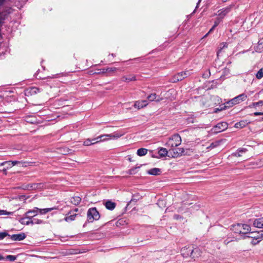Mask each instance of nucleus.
<instances>
[{
    "mask_svg": "<svg viewBox=\"0 0 263 263\" xmlns=\"http://www.w3.org/2000/svg\"><path fill=\"white\" fill-rule=\"evenodd\" d=\"M123 135V134L122 133H119L118 132H115L113 134H105L102 135L100 136H98L96 138H94L91 139V142L92 143V144H94L95 143H97L100 141H105L107 139H117L122 136Z\"/></svg>",
    "mask_w": 263,
    "mask_h": 263,
    "instance_id": "nucleus-1",
    "label": "nucleus"
},
{
    "mask_svg": "<svg viewBox=\"0 0 263 263\" xmlns=\"http://www.w3.org/2000/svg\"><path fill=\"white\" fill-rule=\"evenodd\" d=\"M231 229L234 233L240 234H247L251 231V228L249 225L241 223L232 226Z\"/></svg>",
    "mask_w": 263,
    "mask_h": 263,
    "instance_id": "nucleus-2",
    "label": "nucleus"
},
{
    "mask_svg": "<svg viewBox=\"0 0 263 263\" xmlns=\"http://www.w3.org/2000/svg\"><path fill=\"white\" fill-rule=\"evenodd\" d=\"M14 10L10 7L5 8L0 11V28L6 20H9L10 15L13 13Z\"/></svg>",
    "mask_w": 263,
    "mask_h": 263,
    "instance_id": "nucleus-3",
    "label": "nucleus"
},
{
    "mask_svg": "<svg viewBox=\"0 0 263 263\" xmlns=\"http://www.w3.org/2000/svg\"><path fill=\"white\" fill-rule=\"evenodd\" d=\"M181 143V138L178 134H174L170 137L165 144L167 147L173 148L179 146Z\"/></svg>",
    "mask_w": 263,
    "mask_h": 263,
    "instance_id": "nucleus-4",
    "label": "nucleus"
},
{
    "mask_svg": "<svg viewBox=\"0 0 263 263\" xmlns=\"http://www.w3.org/2000/svg\"><path fill=\"white\" fill-rule=\"evenodd\" d=\"M100 217V214L96 208H90L87 212V218L88 222H92L98 220Z\"/></svg>",
    "mask_w": 263,
    "mask_h": 263,
    "instance_id": "nucleus-5",
    "label": "nucleus"
},
{
    "mask_svg": "<svg viewBox=\"0 0 263 263\" xmlns=\"http://www.w3.org/2000/svg\"><path fill=\"white\" fill-rule=\"evenodd\" d=\"M191 74L189 71H185L179 72L174 75L170 79V82L172 83H176L179 81L182 80L185 78L187 77Z\"/></svg>",
    "mask_w": 263,
    "mask_h": 263,
    "instance_id": "nucleus-6",
    "label": "nucleus"
},
{
    "mask_svg": "<svg viewBox=\"0 0 263 263\" xmlns=\"http://www.w3.org/2000/svg\"><path fill=\"white\" fill-rule=\"evenodd\" d=\"M228 124L226 122H222L217 123L211 129V131L213 133H220L228 128Z\"/></svg>",
    "mask_w": 263,
    "mask_h": 263,
    "instance_id": "nucleus-7",
    "label": "nucleus"
},
{
    "mask_svg": "<svg viewBox=\"0 0 263 263\" xmlns=\"http://www.w3.org/2000/svg\"><path fill=\"white\" fill-rule=\"evenodd\" d=\"M184 152L183 148L176 147L171 148L169 149V154L171 155L172 157L173 158H176L181 156Z\"/></svg>",
    "mask_w": 263,
    "mask_h": 263,
    "instance_id": "nucleus-8",
    "label": "nucleus"
},
{
    "mask_svg": "<svg viewBox=\"0 0 263 263\" xmlns=\"http://www.w3.org/2000/svg\"><path fill=\"white\" fill-rule=\"evenodd\" d=\"M247 98V96L245 93H241L232 99V102L235 104V105L239 104L240 103L244 101Z\"/></svg>",
    "mask_w": 263,
    "mask_h": 263,
    "instance_id": "nucleus-9",
    "label": "nucleus"
},
{
    "mask_svg": "<svg viewBox=\"0 0 263 263\" xmlns=\"http://www.w3.org/2000/svg\"><path fill=\"white\" fill-rule=\"evenodd\" d=\"M234 6V5H231L227 7L224 8L219 10L218 12V15L220 16L221 18H222L224 16H226L232 9V8Z\"/></svg>",
    "mask_w": 263,
    "mask_h": 263,
    "instance_id": "nucleus-10",
    "label": "nucleus"
},
{
    "mask_svg": "<svg viewBox=\"0 0 263 263\" xmlns=\"http://www.w3.org/2000/svg\"><path fill=\"white\" fill-rule=\"evenodd\" d=\"M38 210H39V208L35 207L33 210H29L26 212L25 215L27 216V218H28V219H31L38 214Z\"/></svg>",
    "mask_w": 263,
    "mask_h": 263,
    "instance_id": "nucleus-11",
    "label": "nucleus"
},
{
    "mask_svg": "<svg viewBox=\"0 0 263 263\" xmlns=\"http://www.w3.org/2000/svg\"><path fill=\"white\" fill-rule=\"evenodd\" d=\"M40 92V89L39 88L35 87H32L26 90L25 95L26 96H32L37 94Z\"/></svg>",
    "mask_w": 263,
    "mask_h": 263,
    "instance_id": "nucleus-12",
    "label": "nucleus"
},
{
    "mask_svg": "<svg viewBox=\"0 0 263 263\" xmlns=\"http://www.w3.org/2000/svg\"><path fill=\"white\" fill-rule=\"evenodd\" d=\"M10 238L11 239L14 241H20L26 238V235L24 233L13 234L10 235Z\"/></svg>",
    "mask_w": 263,
    "mask_h": 263,
    "instance_id": "nucleus-13",
    "label": "nucleus"
},
{
    "mask_svg": "<svg viewBox=\"0 0 263 263\" xmlns=\"http://www.w3.org/2000/svg\"><path fill=\"white\" fill-rule=\"evenodd\" d=\"M78 214L73 213V211H70L64 218V220L69 222L74 220Z\"/></svg>",
    "mask_w": 263,
    "mask_h": 263,
    "instance_id": "nucleus-14",
    "label": "nucleus"
},
{
    "mask_svg": "<svg viewBox=\"0 0 263 263\" xmlns=\"http://www.w3.org/2000/svg\"><path fill=\"white\" fill-rule=\"evenodd\" d=\"M254 227L263 229V217L255 219L253 221Z\"/></svg>",
    "mask_w": 263,
    "mask_h": 263,
    "instance_id": "nucleus-15",
    "label": "nucleus"
},
{
    "mask_svg": "<svg viewBox=\"0 0 263 263\" xmlns=\"http://www.w3.org/2000/svg\"><path fill=\"white\" fill-rule=\"evenodd\" d=\"M148 103L147 100H139L135 102L134 104V106L136 108L140 109L141 108L145 107L148 105Z\"/></svg>",
    "mask_w": 263,
    "mask_h": 263,
    "instance_id": "nucleus-16",
    "label": "nucleus"
},
{
    "mask_svg": "<svg viewBox=\"0 0 263 263\" xmlns=\"http://www.w3.org/2000/svg\"><path fill=\"white\" fill-rule=\"evenodd\" d=\"M189 251L190 252L191 251V257L192 258H197L201 255V251L198 248L193 249V247H191V249L189 250Z\"/></svg>",
    "mask_w": 263,
    "mask_h": 263,
    "instance_id": "nucleus-17",
    "label": "nucleus"
},
{
    "mask_svg": "<svg viewBox=\"0 0 263 263\" xmlns=\"http://www.w3.org/2000/svg\"><path fill=\"white\" fill-rule=\"evenodd\" d=\"M191 249V247H185L181 250V253L182 255L184 257H187L189 256H191L192 252L189 251V250Z\"/></svg>",
    "mask_w": 263,
    "mask_h": 263,
    "instance_id": "nucleus-18",
    "label": "nucleus"
},
{
    "mask_svg": "<svg viewBox=\"0 0 263 263\" xmlns=\"http://www.w3.org/2000/svg\"><path fill=\"white\" fill-rule=\"evenodd\" d=\"M136 77L133 74H129L128 76H123L121 78V80L123 82H129L130 81H136Z\"/></svg>",
    "mask_w": 263,
    "mask_h": 263,
    "instance_id": "nucleus-19",
    "label": "nucleus"
},
{
    "mask_svg": "<svg viewBox=\"0 0 263 263\" xmlns=\"http://www.w3.org/2000/svg\"><path fill=\"white\" fill-rule=\"evenodd\" d=\"M254 49L259 53L263 52V37L258 41L257 45L254 47Z\"/></svg>",
    "mask_w": 263,
    "mask_h": 263,
    "instance_id": "nucleus-20",
    "label": "nucleus"
},
{
    "mask_svg": "<svg viewBox=\"0 0 263 263\" xmlns=\"http://www.w3.org/2000/svg\"><path fill=\"white\" fill-rule=\"evenodd\" d=\"M229 44L227 42L221 43L219 47L217 52V55L219 57L222 50L228 47Z\"/></svg>",
    "mask_w": 263,
    "mask_h": 263,
    "instance_id": "nucleus-21",
    "label": "nucleus"
},
{
    "mask_svg": "<svg viewBox=\"0 0 263 263\" xmlns=\"http://www.w3.org/2000/svg\"><path fill=\"white\" fill-rule=\"evenodd\" d=\"M147 98L149 101H156L157 102H160L162 100L161 98L157 96L156 93H152L149 95L147 96Z\"/></svg>",
    "mask_w": 263,
    "mask_h": 263,
    "instance_id": "nucleus-22",
    "label": "nucleus"
},
{
    "mask_svg": "<svg viewBox=\"0 0 263 263\" xmlns=\"http://www.w3.org/2000/svg\"><path fill=\"white\" fill-rule=\"evenodd\" d=\"M105 206L108 210H112L116 207V203L110 201H107L105 202Z\"/></svg>",
    "mask_w": 263,
    "mask_h": 263,
    "instance_id": "nucleus-23",
    "label": "nucleus"
},
{
    "mask_svg": "<svg viewBox=\"0 0 263 263\" xmlns=\"http://www.w3.org/2000/svg\"><path fill=\"white\" fill-rule=\"evenodd\" d=\"M44 187V184L43 183H35L31 184L30 187L31 190L41 189Z\"/></svg>",
    "mask_w": 263,
    "mask_h": 263,
    "instance_id": "nucleus-24",
    "label": "nucleus"
},
{
    "mask_svg": "<svg viewBox=\"0 0 263 263\" xmlns=\"http://www.w3.org/2000/svg\"><path fill=\"white\" fill-rule=\"evenodd\" d=\"M168 153H169V151H167L165 148L161 147L158 151L160 157L166 156Z\"/></svg>",
    "mask_w": 263,
    "mask_h": 263,
    "instance_id": "nucleus-25",
    "label": "nucleus"
},
{
    "mask_svg": "<svg viewBox=\"0 0 263 263\" xmlns=\"http://www.w3.org/2000/svg\"><path fill=\"white\" fill-rule=\"evenodd\" d=\"M161 173V170L158 168H153L148 171V173L152 175H157Z\"/></svg>",
    "mask_w": 263,
    "mask_h": 263,
    "instance_id": "nucleus-26",
    "label": "nucleus"
},
{
    "mask_svg": "<svg viewBox=\"0 0 263 263\" xmlns=\"http://www.w3.org/2000/svg\"><path fill=\"white\" fill-rule=\"evenodd\" d=\"M57 209V208H45V209H39V213L41 214H45L47 213L52 211L53 210Z\"/></svg>",
    "mask_w": 263,
    "mask_h": 263,
    "instance_id": "nucleus-27",
    "label": "nucleus"
},
{
    "mask_svg": "<svg viewBox=\"0 0 263 263\" xmlns=\"http://www.w3.org/2000/svg\"><path fill=\"white\" fill-rule=\"evenodd\" d=\"M81 201V198L79 196H74L71 198L70 202L74 205L79 204Z\"/></svg>",
    "mask_w": 263,
    "mask_h": 263,
    "instance_id": "nucleus-28",
    "label": "nucleus"
},
{
    "mask_svg": "<svg viewBox=\"0 0 263 263\" xmlns=\"http://www.w3.org/2000/svg\"><path fill=\"white\" fill-rule=\"evenodd\" d=\"M147 151L148 150L146 148H141L137 150V154L140 157L144 156L147 154Z\"/></svg>",
    "mask_w": 263,
    "mask_h": 263,
    "instance_id": "nucleus-29",
    "label": "nucleus"
},
{
    "mask_svg": "<svg viewBox=\"0 0 263 263\" xmlns=\"http://www.w3.org/2000/svg\"><path fill=\"white\" fill-rule=\"evenodd\" d=\"M249 237H251V238H254V239H253L251 241V243L253 245H256V244L258 243L261 240V239L260 238V237H259V236L258 234L257 235V236H249Z\"/></svg>",
    "mask_w": 263,
    "mask_h": 263,
    "instance_id": "nucleus-30",
    "label": "nucleus"
},
{
    "mask_svg": "<svg viewBox=\"0 0 263 263\" xmlns=\"http://www.w3.org/2000/svg\"><path fill=\"white\" fill-rule=\"evenodd\" d=\"M247 124V121H241L239 122H237L235 124V127L236 128H243L246 126V125Z\"/></svg>",
    "mask_w": 263,
    "mask_h": 263,
    "instance_id": "nucleus-31",
    "label": "nucleus"
},
{
    "mask_svg": "<svg viewBox=\"0 0 263 263\" xmlns=\"http://www.w3.org/2000/svg\"><path fill=\"white\" fill-rule=\"evenodd\" d=\"M5 166L6 169H9L12 167L11 161H4L0 163V166Z\"/></svg>",
    "mask_w": 263,
    "mask_h": 263,
    "instance_id": "nucleus-32",
    "label": "nucleus"
},
{
    "mask_svg": "<svg viewBox=\"0 0 263 263\" xmlns=\"http://www.w3.org/2000/svg\"><path fill=\"white\" fill-rule=\"evenodd\" d=\"M263 106V100L259 101L258 102H254L252 104L249 105L248 107L250 108H252V107H255L256 106Z\"/></svg>",
    "mask_w": 263,
    "mask_h": 263,
    "instance_id": "nucleus-33",
    "label": "nucleus"
},
{
    "mask_svg": "<svg viewBox=\"0 0 263 263\" xmlns=\"http://www.w3.org/2000/svg\"><path fill=\"white\" fill-rule=\"evenodd\" d=\"M19 222L22 224L29 225L28 218H27V216L25 215V217L21 218L19 220Z\"/></svg>",
    "mask_w": 263,
    "mask_h": 263,
    "instance_id": "nucleus-34",
    "label": "nucleus"
},
{
    "mask_svg": "<svg viewBox=\"0 0 263 263\" xmlns=\"http://www.w3.org/2000/svg\"><path fill=\"white\" fill-rule=\"evenodd\" d=\"M256 77L258 79H260L263 77V67L258 71L256 74Z\"/></svg>",
    "mask_w": 263,
    "mask_h": 263,
    "instance_id": "nucleus-35",
    "label": "nucleus"
},
{
    "mask_svg": "<svg viewBox=\"0 0 263 263\" xmlns=\"http://www.w3.org/2000/svg\"><path fill=\"white\" fill-rule=\"evenodd\" d=\"M16 258H17L16 256L11 255H8L5 257V259L7 260H9V261H13L15 260H16Z\"/></svg>",
    "mask_w": 263,
    "mask_h": 263,
    "instance_id": "nucleus-36",
    "label": "nucleus"
},
{
    "mask_svg": "<svg viewBox=\"0 0 263 263\" xmlns=\"http://www.w3.org/2000/svg\"><path fill=\"white\" fill-rule=\"evenodd\" d=\"M235 105V104L233 102H232V99L228 102H227L225 104H224V109L225 108H230L231 107H232L233 106H234Z\"/></svg>",
    "mask_w": 263,
    "mask_h": 263,
    "instance_id": "nucleus-37",
    "label": "nucleus"
},
{
    "mask_svg": "<svg viewBox=\"0 0 263 263\" xmlns=\"http://www.w3.org/2000/svg\"><path fill=\"white\" fill-rule=\"evenodd\" d=\"M13 214V212H7L6 210H0V215H12Z\"/></svg>",
    "mask_w": 263,
    "mask_h": 263,
    "instance_id": "nucleus-38",
    "label": "nucleus"
},
{
    "mask_svg": "<svg viewBox=\"0 0 263 263\" xmlns=\"http://www.w3.org/2000/svg\"><path fill=\"white\" fill-rule=\"evenodd\" d=\"M105 70H103L104 71H106V72H113L117 70V68L116 67H107L105 68Z\"/></svg>",
    "mask_w": 263,
    "mask_h": 263,
    "instance_id": "nucleus-39",
    "label": "nucleus"
},
{
    "mask_svg": "<svg viewBox=\"0 0 263 263\" xmlns=\"http://www.w3.org/2000/svg\"><path fill=\"white\" fill-rule=\"evenodd\" d=\"M6 236L10 237V235L8 234L6 232H0V240H3Z\"/></svg>",
    "mask_w": 263,
    "mask_h": 263,
    "instance_id": "nucleus-40",
    "label": "nucleus"
},
{
    "mask_svg": "<svg viewBox=\"0 0 263 263\" xmlns=\"http://www.w3.org/2000/svg\"><path fill=\"white\" fill-rule=\"evenodd\" d=\"M33 221H34V224H42V223H44V222L43 221V220H41V219H38V218H33Z\"/></svg>",
    "mask_w": 263,
    "mask_h": 263,
    "instance_id": "nucleus-41",
    "label": "nucleus"
},
{
    "mask_svg": "<svg viewBox=\"0 0 263 263\" xmlns=\"http://www.w3.org/2000/svg\"><path fill=\"white\" fill-rule=\"evenodd\" d=\"M222 21V18L220 17L217 18V19L214 22V24L213 26V28H215L216 27H217L218 24L221 22Z\"/></svg>",
    "mask_w": 263,
    "mask_h": 263,
    "instance_id": "nucleus-42",
    "label": "nucleus"
},
{
    "mask_svg": "<svg viewBox=\"0 0 263 263\" xmlns=\"http://www.w3.org/2000/svg\"><path fill=\"white\" fill-rule=\"evenodd\" d=\"M140 167H136L132 168L128 170V173L130 175L135 174L136 173L137 171L136 170L139 168Z\"/></svg>",
    "mask_w": 263,
    "mask_h": 263,
    "instance_id": "nucleus-43",
    "label": "nucleus"
},
{
    "mask_svg": "<svg viewBox=\"0 0 263 263\" xmlns=\"http://www.w3.org/2000/svg\"><path fill=\"white\" fill-rule=\"evenodd\" d=\"M83 144L86 146H89L92 145V143L91 142V139H87L84 141Z\"/></svg>",
    "mask_w": 263,
    "mask_h": 263,
    "instance_id": "nucleus-44",
    "label": "nucleus"
},
{
    "mask_svg": "<svg viewBox=\"0 0 263 263\" xmlns=\"http://www.w3.org/2000/svg\"><path fill=\"white\" fill-rule=\"evenodd\" d=\"M103 70H105V68L102 69H98L97 70V71L95 72L94 73L96 74H104L106 73V71H104Z\"/></svg>",
    "mask_w": 263,
    "mask_h": 263,
    "instance_id": "nucleus-45",
    "label": "nucleus"
},
{
    "mask_svg": "<svg viewBox=\"0 0 263 263\" xmlns=\"http://www.w3.org/2000/svg\"><path fill=\"white\" fill-rule=\"evenodd\" d=\"M233 156L236 157H241L242 156V154L240 152H238V149L237 151L232 154Z\"/></svg>",
    "mask_w": 263,
    "mask_h": 263,
    "instance_id": "nucleus-46",
    "label": "nucleus"
},
{
    "mask_svg": "<svg viewBox=\"0 0 263 263\" xmlns=\"http://www.w3.org/2000/svg\"><path fill=\"white\" fill-rule=\"evenodd\" d=\"M233 241V239H232L230 238H228L227 239L224 240V243L225 245H228L229 243H230V242Z\"/></svg>",
    "mask_w": 263,
    "mask_h": 263,
    "instance_id": "nucleus-47",
    "label": "nucleus"
},
{
    "mask_svg": "<svg viewBox=\"0 0 263 263\" xmlns=\"http://www.w3.org/2000/svg\"><path fill=\"white\" fill-rule=\"evenodd\" d=\"M238 149V152H240L241 153V154L242 153H246L247 151V149L245 148H239Z\"/></svg>",
    "mask_w": 263,
    "mask_h": 263,
    "instance_id": "nucleus-48",
    "label": "nucleus"
},
{
    "mask_svg": "<svg viewBox=\"0 0 263 263\" xmlns=\"http://www.w3.org/2000/svg\"><path fill=\"white\" fill-rule=\"evenodd\" d=\"M31 184H28L23 187V189L25 190H31V187H30Z\"/></svg>",
    "mask_w": 263,
    "mask_h": 263,
    "instance_id": "nucleus-49",
    "label": "nucleus"
},
{
    "mask_svg": "<svg viewBox=\"0 0 263 263\" xmlns=\"http://www.w3.org/2000/svg\"><path fill=\"white\" fill-rule=\"evenodd\" d=\"M257 234L261 239H263V230L260 231Z\"/></svg>",
    "mask_w": 263,
    "mask_h": 263,
    "instance_id": "nucleus-50",
    "label": "nucleus"
},
{
    "mask_svg": "<svg viewBox=\"0 0 263 263\" xmlns=\"http://www.w3.org/2000/svg\"><path fill=\"white\" fill-rule=\"evenodd\" d=\"M11 163H12V166H13L19 163L20 162L17 161H11Z\"/></svg>",
    "mask_w": 263,
    "mask_h": 263,
    "instance_id": "nucleus-51",
    "label": "nucleus"
},
{
    "mask_svg": "<svg viewBox=\"0 0 263 263\" xmlns=\"http://www.w3.org/2000/svg\"><path fill=\"white\" fill-rule=\"evenodd\" d=\"M28 222H29V224H34V221H33V219L32 218L31 219H28Z\"/></svg>",
    "mask_w": 263,
    "mask_h": 263,
    "instance_id": "nucleus-52",
    "label": "nucleus"
},
{
    "mask_svg": "<svg viewBox=\"0 0 263 263\" xmlns=\"http://www.w3.org/2000/svg\"><path fill=\"white\" fill-rule=\"evenodd\" d=\"M123 221V220H119L116 222V226H119L122 224V222Z\"/></svg>",
    "mask_w": 263,
    "mask_h": 263,
    "instance_id": "nucleus-53",
    "label": "nucleus"
},
{
    "mask_svg": "<svg viewBox=\"0 0 263 263\" xmlns=\"http://www.w3.org/2000/svg\"><path fill=\"white\" fill-rule=\"evenodd\" d=\"M224 74L228 75L229 73V70L228 69H224L223 70Z\"/></svg>",
    "mask_w": 263,
    "mask_h": 263,
    "instance_id": "nucleus-54",
    "label": "nucleus"
},
{
    "mask_svg": "<svg viewBox=\"0 0 263 263\" xmlns=\"http://www.w3.org/2000/svg\"><path fill=\"white\" fill-rule=\"evenodd\" d=\"M5 1L6 0H0V7L4 4Z\"/></svg>",
    "mask_w": 263,
    "mask_h": 263,
    "instance_id": "nucleus-55",
    "label": "nucleus"
},
{
    "mask_svg": "<svg viewBox=\"0 0 263 263\" xmlns=\"http://www.w3.org/2000/svg\"><path fill=\"white\" fill-rule=\"evenodd\" d=\"M214 28H213V27H212V28L209 30V31L205 35V37L206 36L210 33H211L213 30L214 29Z\"/></svg>",
    "mask_w": 263,
    "mask_h": 263,
    "instance_id": "nucleus-56",
    "label": "nucleus"
},
{
    "mask_svg": "<svg viewBox=\"0 0 263 263\" xmlns=\"http://www.w3.org/2000/svg\"><path fill=\"white\" fill-rule=\"evenodd\" d=\"M8 169H6V167H4L3 170H2V171L6 175L7 174V171Z\"/></svg>",
    "mask_w": 263,
    "mask_h": 263,
    "instance_id": "nucleus-57",
    "label": "nucleus"
},
{
    "mask_svg": "<svg viewBox=\"0 0 263 263\" xmlns=\"http://www.w3.org/2000/svg\"><path fill=\"white\" fill-rule=\"evenodd\" d=\"M73 211V213H75V212H77L79 211V209L78 208H75L73 210H72Z\"/></svg>",
    "mask_w": 263,
    "mask_h": 263,
    "instance_id": "nucleus-58",
    "label": "nucleus"
},
{
    "mask_svg": "<svg viewBox=\"0 0 263 263\" xmlns=\"http://www.w3.org/2000/svg\"><path fill=\"white\" fill-rule=\"evenodd\" d=\"M5 258H4L1 254H0V260H4Z\"/></svg>",
    "mask_w": 263,
    "mask_h": 263,
    "instance_id": "nucleus-59",
    "label": "nucleus"
},
{
    "mask_svg": "<svg viewBox=\"0 0 263 263\" xmlns=\"http://www.w3.org/2000/svg\"><path fill=\"white\" fill-rule=\"evenodd\" d=\"M215 146V145H214V144L213 143H211V145H210V147H214Z\"/></svg>",
    "mask_w": 263,
    "mask_h": 263,
    "instance_id": "nucleus-60",
    "label": "nucleus"
},
{
    "mask_svg": "<svg viewBox=\"0 0 263 263\" xmlns=\"http://www.w3.org/2000/svg\"><path fill=\"white\" fill-rule=\"evenodd\" d=\"M200 1H201V0H199L198 3H197V7H198V4L199 3V2H200Z\"/></svg>",
    "mask_w": 263,
    "mask_h": 263,
    "instance_id": "nucleus-61",
    "label": "nucleus"
},
{
    "mask_svg": "<svg viewBox=\"0 0 263 263\" xmlns=\"http://www.w3.org/2000/svg\"><path fill=\"white\" fill-rule=\"evenodd\" d=\"M152 157H156V156L152 155ZM156 158H157V157H156Z\"/></svg>",
    "mask_w": 263,
    "mask_h": 263,
    "instance_id": "nucleus-62",
    "label": "nucleus"
},
{
    "mask_svg": "<svg viewBox=\"0 0 263 263\" xmlns=\"http://www.w3.org/2000/svg\"><path fill=\"white\" fill-rule=\"evenodd\" d=\"M111 55L112 56H114V54H113V53H112Z\"/></svg>",
    "mask_w": 263,
    "mask_h": 263,
    "instance_id": "nucleus-63",
    "label": "nucleus"
}]
</instances>
